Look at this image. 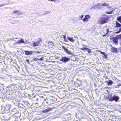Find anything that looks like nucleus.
I'll list each match as a JSON object with an SVG mask.
<instances>
[{
  "label": "nucleus",
  "instance_id": "nucleus-35",
  "mask_svg": "<svg viewBox=\"0 0 121 121\" xmlns=\"http://www.w3.org/2000/svg\"><path fill=\"white\" fill-rule=\"evenodd\" d=\"M76 80L77 81H78L79 82H80L81 81L78 78Z\"/></svg>",
  "mask_w": 121,
  "mask_h": 121
},
{
  "label": "nucleus",
  "instance_id": "nucleus-21",
  "mask_svg": "<svg viewBox=\"0 0 121 121\" xmlns=\"http://www.w3.org/2000/svg\"><path fill=\"white\" fill-rule=\"evenodd\" d=\"M80 49L82 51L84 50H86L87 49H88V48H86V47H83L82 48H80Z\"/></svg>",
  "mask_w": 121,
  "mask_h": 121
},
{
  "label": "nucleus",
  "instance_id": "nucleus-27",
  "mask_svg": "<svg viewBox=\"0 0 121 121\" xmlns=\"http://www.w3.org/2000/svg\"><path fill=\"white\" fill-rule=\"evenodd\" d=\"M104 78H105V79H108V78L107 76H103Z\"/></svg>",
  "mask_w": 121,
  "mask_h": 121
},
{
  "label": "nucleus",
  "instance_id": "nucleus-38",
  "mask_svg": "<svg viewBox=\"0 0 121 121\" xmlns=\"http://www.w3.org/2000/svg\"><path fill=\"white\" fill-rule=\"evenodd\" d=\"M120 35V37L121 38V34Z\"/></svg>",
  "mask_w": 121,
  "mask_h": 121
},
{
  "label": "nucleus",
  "instance_id": "nucleus-10",
  "mask_svg": "<svg viewBox=\"0 0 121 121\" xmlns=\"http://www.w3.org/2000/svg\"><path fill=\"white\" fill-rule=\"evenodd\" d=\"M62 48L67 53L70 54H72V53L70 51H69L68 49L66 48L64 46H62Z\"/></svg>",
  "mask_w": 121,
  "mask_h": 121
},
{
  "label": "nucleus",
  "instance_id": "nucleus-24",
  "mask_svg": "<svg viewBox=\"0 0 121 121\" xmlns=\"http://www.w3.org/2000/svg\"><path fill=\"white\" fill-rule=\"evenodd\" d=\"M102 6H108V4H107L106 3H104L102 4Z\"/></svg>",
  "mask_w": 121,
  "mask_h": 121
},
{
  "label": "nucleus",
  "instance_id": "nucleus-23",
  "mask_svg": "<svg viewBox=\"0 0 121 121\" xmlns=\"http://www.w3.org/2000/svg\"><path fill=\"white\" fill-rule=\"evenodd\" d=\"M113 11L112 10V11L110 12H106L105 13L106 14H112V13Z\"/></svg>",
  "mask_w": 121,
  "mask_h": 121
},
{
  "label": "nucleus",
  "instance_id": "nucleus-11",
  "mask_svg": "<svg viewBox=\"0 0 121 121\" xmlns=\"http://www.w3.org/2000/svg\"><path fill=\"white\" fill-rule=\"evenodd\" d=\"M90 17V15H85V17L82 19V20L84 22L87 21L88 20V19Z\"/></svg>",
  "mask_w": 121,
  "mask_h": 121
},
{
  "label": "nucleus",
  "instance_id": "nucleus-3",
  "mask_svg": "<svg viewBox=\"0 0 121 121\" xmlns=\"http://www.w3.org/2000/svg\"><path fill=\"white\" fill-rule=\"evenodd\" d=\"M119 37H111L110 38L111 41L113 42L115 44V45H117L118 44V39Z\"/></svg>",
  "mask_w": 121,
  "mask_h": 121
},
{
  "label": "nucleus",
  "instance_id": "nucleus-31",
  "mask_svg": "<svg viewBox=\"0 0 121 121\" xmlns=\"http://www.w3.org/2000/svg\"><path fill=\"white\" fill-rule=\"evenodd\" d=\"M63 38L64 39H66V35H63Z\"/></svg>",
  "mask_w": 121,
  "mask_h": 121
},
{
  "label": "nucleus",
  "instance_id": "nucleus-12",
  "mask_svg": "<svg viewBox=\"0 0 121 121\" xmlns=\"http://www.w3.org/2000/svg\"><path fill=\"white\" fill-rule=\"evenodd\" d=\"M14 86L13 85H11L9 86L8 87H7V90L8 91L13 90L14 89Z\"/></svg>",
  "mask_w": 121,
  "mask_h": 121
},
{
  "label": "nucleus",
  "instance_id": "nucleus-2",
  "mask_svg": "<svg viewBox=\"0 0 121 121\" xmlns=\"http://www.w3.org/2000/svg\"><path fill=\"white\" fill-rule=\"evenodd\" d=\"M119 99V97L114 95L113 96L112 94H108L106 98V99L108 100L109 101H115V102H117Z\"/></svg>",
  "mask_w": 121,
  "mask_h": 121
},
{
  "label": "nucleus",
  "instance_id": "nucleus-30",
  "mask_svg": "<svg viewBox=\"0 0 121 121\" xmlns=\"http://www.w3.org/2000/svg\"><path fill=\"white\" fill-rule=\"evenodd\" d=\"M35 52L36 53H40V52L38 51H35Z\"/></svg>",
  "mask_w": 121,
  "mask_h": 121
},
{
  "label": "nucleus",
  "instance_id": "nucleus-22",
  "mask_svg": "<svg viewBox=\"0 0 121 121\" xmlns=\"http://www.w3.org/2000/svg\"><path fill=\"white\" fill-rule=\"evenodd\" d=\"M23 103H24L27 106H29L30 105V104L28 103V102L26 101H24V102H23Z\"/></svg>",
  "mask_w": 121,
  "mask_h": 121
},
{
  "label": "nucleus",
  "instance_id": "nucleus-36",
  "mask_svg": "<svg viewBox=\"0 0 121 121\" xmlns=\"http://www.w3.org/2000/svg\"><path fill=\"white\" fill-rule=\"evenodd\" d=\"M26 61L28 62H29V60H28L27 59L26 60Z\"/></svg>",
  "mask_w": 121,
  "mask_h": 121
},
{
  "label": "nucleus",
  "instance_id": "nucleus-26",
  "mask_svg": "<svg viewBox=\"0 0 121 121\" xmlns=\"http://www.w3.org/2000/svg\"><path fill=\"white\" fill-rule=\"evenodd\" d=\"M19 12L18 10H16L13 11V14H15L16 13Z\"/></svg>",
  "mask_w": 121,
  "mask_h": 121
},
{
  "label": "nucleus",
  "instance_id": "nucleus-17",
  "mask_svg": "<svg viewBox=\"0 0 121 121\" xmlns=\"http://www.w3.org/2000/svg\"><path fill=\"white\" fill-rule=\"evenodd\" d=\"M52 109V108L50 107H48V108H47L46 110H43V112L44 113H46Z\"/></svg>",
  "mask_w": 121,
  "mask_h": 121
},
{
  "label": "nucleus",
  "instance_id": "nucleus-9",
  "mask_svg": "<svg viewBox=\"0 0 121 121\" xmlns=\"http://www.w3.org/2000/svg\"><path fill=\"white\" fill-rule=\"evenodd\" d=\"M111 52L112 53H115L117 52V49L112 46V45H111Z\"/></svg>",
  "mask_w": 121,
  "mask_h": 121
},
{
  "label": "nucleus",
  "instance_id": "nucleus-34",
  "mask_svg": "<svg viewBox=\"0 0 121 121\" xmlns=\"http://www.w3.org/2000/svg\"><path fill=\"white\" fill-rule=\"evenodd\" d=\"M64 40L65 41L68 42L67 40L66 39V38L64 39Z\"/></svg>",
  "mask_w": 121,
  "mask_h": 121
},
{
  "label": "nucleus",
  "instance_id": "nucleus-4",
  "mask_svg": "<svg viewBox=\"0 0 121 121\" xmlns=\"http://www.w3.org/2000/svg\"><path fill=\"white\" fill-rule=\"evenodd\" d=\"M116 25L115 26V27H120L119 31L115 33L116 34H118L121 31V24H120L117 21L116 22Z\"/></svg>",
  "mask_w": 121,
  "mask_h": 121
},
{
  "label": "nucleus",
  "instance_id": "nucleus-29",
  "mask_svg": "<svg viewBox=\"0 0 121 121\" xmlns=\"http://www.w3.org/2000/svg\"><path fill=\"white\" fill-rule=\"evenodd\" d=\"M83 16H83V15H82L81 16L79 17L81 19H82V18L83 17Z\"/></svg>",
  "mask_w": 121,
  "mask_h": 121
},
{
  "label": "nucleus",
  "instance_id": "nucleus-6",
  "mask_svg": "<svg viewBox=\"0 0 121 121\" xmlns=\"http://www.w3.org/2000/svg\"><path fill=\"white\" fill-rule=\"evenodd\" d=\"M70 60V58H67L66 57H62L60 60L63 62H66L69 61Z\"/></svg>",
  "mask_w": 121,
  "mask_h": 121
},
{
  "label": "nucleus",
  "instance_id": "nucleus-8",
  "mask_svg": "<svg viewBox=\"0 0 121 121\" xmlns=\"http://www.w3.org/2000/svg\"><path fill=\"white\" fill-rule=\"evenodd\" d=\"M43 56L42 57L40 58H35L33 59V60L35 61H36L37 63H39L38 62H39V60L41 61L43 60Z\"/></svg>",
  "mask_w": 121,
  "mask_h": 121
},
{
  "label": "nucleus",
  "instance_id": "nucleus-7",
  "mask_svg": "<svg viewBox=\"0 0 121 121\" xmlns=\"http://www.w3.org/2000/svg\"><path fill=\"white\" fill-rule=\"evenodd\" d=\"M109 29H104L103 30L102 32L104 33V34L102 35L103 37H104L106 36V34H107L109 32Z\"/></svg>",
  "mask_w": 121,
  "mask_h": 121
},
{
  "label": "nucleus",
  "instance_id": "nucleus-1",
  "mask_svg": "<svg viewBox=\"0 0 121 121\" xmlns=\"http://www.w3.org/2000/svg\"><path fill=\"white\" fill-rule=\"evenodd\" d=\"M110 18L109 16L104 14H103L100 18V20L98 21V23L100 24H102L107 23Z\"/></svg>",
  "mask_w": 121,
  "mask_h": 121
},
{
  "label": "nucleus",
  "instance_id": "nucleus-33",
  "mask_svg": "<svg viewBox=\"0 0 121 121\" xmlns=\"http://www.w3.org/2000/svg\"><path fill=\"white\" fill-rule=\"evenodd\" d=\"M56 0H48L51 1H55Z\"/></svg>",
  "mask_w": 121,
  "mask_h": 121
},
{
  "label": "nucleus",
  "instance_id": "nucleus-20",
  "mask_svg": "<svg viewBox=\"0 0 121 121\" xmlns=\"http://www.w3.org/2000/svg\"><path fill=\"white\" fill-rule=\"evenodd\" d=\"M117 20L121 23V16L118 17L117 18Z\"/></svg>",
  "mask_w": 121,
  "mask_h": 121
},
{
  "label": "nucleus",
  "instance_id": "nucleus-32",
  "mask_svg": "<svg viewBox=\"0 0 121 121\" xmlns=\"http://www.w3.org/2000/svg\"><path fill=\"white\" fill-rule=\"evenodd\" d=\"M4 4H0V7H2V6H4Z\"/></svg>",
  "mask_w": 121,
  "mask_h": 121
},
{
  "label": "nucleus",
  "instance_id": "nucleus-14",
  "mask_svg": "<svg viewBox=\"0 0 121 121\" xmlns=\"http://www.w3.org/2000/svg\"><path fill=\"white\" fill-rule=\"evenodd\" d=\"M97 51L98 52H100V53L101 54H102L104 55V57L105 58L107 59V57H108V55L105 52H101L100 51H99V50H97Z\"/></svg>",
  "mask_w": 121,
  "mask_h": 121
},
{
  "label": "nucleus",
  "instance_id": "nucleus-25",
  "mask_svg": "<svg viewBox=\"0 0 121 121\" xmlns=\"http://www.w3.org/2000/svg\"><path fill=\"white\" fill-rule=\"evenodd\" d=\"M86 50H87V52L89 53H90L91 52V50L90 49L88 48V49H87Z\"/></svg>",
  "mask_w": 121,
  "mask_h": 121
},
{
  "label": "nucleus",
  "instance_id": "nucleus-15",
  "mask_svg": "<svg viewBox=\"0 0 121 121\" xmlns=\"http://www.w3.org/2000/svg\"><path fill=\"white\" fill-rule=\"evenodd\" d=\"M105 82H106L108 84V85H111L113 84V82L111 80L109 79L108 81H106Z\"/></svg>",
  "mask_w": 121,
  "mask_h": 121
},
{
  "label": "nucleus",
  "instance_id": "nucleus-13",
  "mask_svg": "<svg viewBox=\"0 0 121 121\" xmlns=\"http://www.w3.org/2000/svg\"><path fill=\"white\" fill-rule=\"evenodd\" d=\"M24 52H25V54L26 55H31L33 53V51H25Z\"/></svg>",
  "mask_w": 121,
  "mask_h": 121
},
{
  "label": "nucleus",
  "instance_id": "nucleus-28",
  "mask_svg": "<svg viewBox=\"0 0 121 121\" xmlns=\"http://www.w3.org/2000/svg\"><path fill=\"white\" fill-rule=\"evenodd\" d=\"M32 96H31V97H35V95H34V94H32L31 95Z\"/></svg>",
  "mask_w": 121,
  "mask_h": 121
},
{
  "label": "nucleus",
  "instance_id": "nucleus-5",
  "mask_svg": "<svg viewBox=\"0 0 121 121\" xmlns=\"http://www.w3.org/2000/svg\"><path fill=\"white\" fill-rule=\"evenodd\" d=\"M38 41L34 42L33 43V45L34 47L37 46L39 45L40 42L42 41V39L41 38H39Z\"/></svg>",
  "mask_w": 121,
  "mask_h": 121
},
{
  "label": "nucleus",
  "instance_id": "nucleus-19",
  "mask_svg": "<svg viewBox=\"0 0 121 121\" xmlns=\"http://www.w3.org/2000/svg\"><path fill=\"white\" fill-rule=\"evenodd\" d=\"M121 118L120 116L117 115L115 116V118L117 120V121H119L121 119Z\"/></svg>",
  "mask_w": 121,
  "mask_h": 121
},
{
  "label": "nucleus",
  "instance_id": "nucleus-16",
  "mask_svg": "<svg viewBox=\"0 0 121 121\" xmlns=\"http://www.w3.org/2000/svg\"><path fill=\"white\" fill-rule=\"evenodd\" d=\"M17 43L20 44L22 43H25V42L24 41V39H23L21 38L20 39V40L17 42Z\"/></svg>",
  "mask_w": 121,
  "mask_h": 121
},
{
  "label": "nucleus",
  "instance_id": "nucleus-18",
  "mask_svg": "<svg viewBox=\"0 0 121 121\" xmlns=\"http://www.w3.org/2000/svg\"><path fill=\"white\" fill-rule=\"evenodd\" d=\"M68 39L70 41L72 42H74L75 40L73 39V37H67Z\"/></svg>",
  "mask_w": 121,
  "mask_h": 121
},
{
  "label": "nucleus",
  "instance_id": "nucleus-37",
  "mask_svg": "<svg viewBox=\"0 0 121 121\" xmlns=\"http://www.w3.org/2000/svg\"><path fill=\"white\" fill-rule=\"evenodd\" d=\"M50 43H51V44H53V43L52 42H50Z\"/></svg>",
  "mask_w": 121,
  "mask_h": 121
}]
</instances>
